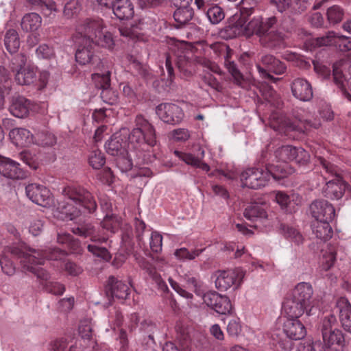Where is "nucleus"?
<instances>
[{
	"mask_svg": "<svg viewBox=\"0 0 351 351\" xmlns=\"http://www.w3.org/2000/svg\"><path fill=\"white\" fill-rule=\"evenodd\" d=\"M280 232L287 239L291 241L300 244L303 241L302 235L293 226L285 223H280L279 226Z\"/></svg>",
	"mask_w": 351,
	"mask_h": 351,
	"instance_id": "46",
	"label": "nucleus"
},
{
	"mask_svg": "<svg viewBox=\"0 0 351 351\" xmlns=\"http://www.w3.org/2000/svg\"><path fill=\"white\" fill-rule=\"evenodd\" d=\"M81 10V5L78 1L71 0L66 3L64 8V14L67 17H73Z\"/></svg>",
	"mask_w": 351,
	"mask_h": 351,
	"instance_id": "55",
	"label": "nucleus"
},
{
	"mask_svg": "<svg viewBox=\"0 0 351 351\" xmlns=\"http://www.w3.org/2000/svg\"><path fill=\"white\" fill-rule=\"evenodd\" d=\"M27 260L24 259L23 265L24 268L27 269L29 272L34 274L37 278L40 280V285L43 287V289L48 293L54 295H62L65 291L64 286L58 282L50 281L49 274L43 268L40 267L36 265H29L27 264Z\"/></svg>",
	"mask_w": 351,
	"mask_h": 351,
	"instance_id": "15",
	"label": "nucleus"
},
{
	"mask_svg": "<svg viewBox=\"0 0 351 351\" xmlns=\"http://www.w3.org/2000/svg\"><path fill=\"white\" fill-rule=\"evenodd\" d=\"M337 249V243L332 242L327 245L326 250H322V255L319 265L321 271H327L333 266L336 261Z\"/></svg>",
	"mask_w": 351,
	"mask_h": 351,
	"instance_id": "36",
	"label": "nucleus"
},
{
	"mask_svg": "<svg viewBox=\"0 0 351 351\" xmlns=\"http://www.w3.org/2000/svg\"><path fill=\"white\" fill-rule=\"evenodd\" d=\"M103 19H86L76 27V33L80 36L76 41L77 47L75 52L76 61L82 64H90L99 68L101 64L100 58L95 53V46H101L110 50L114 46L112 34L106 29Z\"/></svg>",
	"mask_w": 351,
	"mask_h": 351,
	"instance_id": "1",
	"label": "nucleus"
},
{
	"mask_svg": "<svg viewBox=\"0 0 351 351\" xmlns=\"http://www.w3.org/2000/svg\"><path fill=\"white\" fill-rule=\"evenodd\" d=\"M93 328L88 320L82 321L79 326V333L83 339H89L92 336Z\"/></svg>",
	"mask_w": 351,
	"mask_h": 351,
	"instance_id": "61",
	"label": "nucleus"
},
{
	"mask_svg": "<svg viewBox=\"0 0 351 351\" xmlns=\"http://www.w3.org/2000/svg\"><path fill=\"white\" fill-rule=\"evenodd\" d=\"M82 207L75 204L74 202L68 201H60L57 206L53 210V215L60 220H73L81 214Z\"/></svg>",
	"mask_w": 351,
	"mask_h": 351,
	"instance_id": "24",
	"label": "nucleus"
},
{
	"mask_svg": "<svg viewBox=\"0 0 351 351\" xmlns=\"http://www.w3.org/2000/svg\"><path fill=\"white\" fill-rule=\"evenodd\" d=\"M163 351H191L189 341L184 338L183 342L179 343V346L173 343H167L163 348Z\"/></svg>",
	"mask_w": 351,
	"mask_h": 351,
	"instance_id": "58",
	"label": "nucleus"
},
{
	"mask_svg": "<svg viewBox=\"0 0 351 351\" xmlns=\"http://www.w3.org/2000/svg\"><path fill=\"white\" fill-rule=\"evenodd\" d=\"M337 322L334 314L326 315L322 321V334L324 344L318 342L319 351H343L346 340L342 331L337 328Z\"/></svg>",
	"mask_w": 351,
	"mask_h": 351,
	"instance_id": "7",
	"label": "nucleus"
},
{
	"mask_svg": "<svg viewBox=\"0 0 351 351\" xmlns=\"http://www.w3.org/2000/svg\"><path fill=\"white\" fill-rule=\"evenodd\" d=\"M156 111L160 119L169 124L180 123L184 116L182 108L174 104H160L156 107Z\"/></svg>",
	"mask_w": 351,
	"mask_h": 351,
	"instance_id": "20",
	"label": "nucleus"
},
{
	"mask_svg": "<svg viewBox=\"0 0 351 351\" xmlns=\"http://www.w3.org/2000/svg\"><path fill=\"white\" fill-rule=\"evenodd\" d=\"M146 225L144 221L139 220L138 219H135V230H136V238L138 243V245L143 250H147V247L143 239V234L145 230Z\"/></svg>",
	"mask_w": 351,
	"mask_h": 351,
	"instance_id": "52",
	"label": "nucleus"
},
{
	"mask_svg": "<svg viewBox=\"0 0 351 351\" xmlns=\"http://www.w3.org/2000/svg\"><path fill=\"white\" fill-rule=\"evenodd\" d=\"M202 80L206 84L217 91L222 90V85L210 73H206L202 77Z\"/></svg>",
	"mask_w": 351,
	"mask_h": 351,
	"instance_id": "59",
	"label": "nucleus"
},
{
	"mask_svg": "<svg viewBox=\"0 0 351 351\" xmlns=\"http://www.w3.org/2000/svg\"><path fill=\"white\" fill-rule=\"evenodd\" d=\"M215 287L221 291H226L230 288L238 289L245 276V271L241 267L234 269L219 270L215 274Z\"/></svg>",
	"mask_w": 351,
	"mask_h": 351,
	"instance_id": "12",
	"label": "nucleus"
},
{
	"mask_svg": "<svg viewBox=\"0 0 351 351\" xmlns=\"http://www.w3.org/2000/svg\"><path fill=\"white\" fill-rule=\"evenodd\" d=\"M339 313V319L344 329L351 332V304L345 298H339L335 308Z\"/></svg>",
	"mask_w": 351,
	"mask_h": 351,
	"instance_id": "30",
	"label": "nucleus"
},
{
	"mask_svg": "<svg viewBox=\"0 0 351 351\" xmlns=\"http://www.w3.org/2000/svg\"><path fill=\"white\" fill-rule=\"evenodd\" d=\"M206 14L213 24H217L224 19L225 14L223 9L217 5H210L207 8Z\"/></svg>",
	"mask_w": 351,
	"mask_h": 351,
	"instance_id": "48",
	"label": "nucleus"
},
{
	"mask_svg": "<svg viewBox=\"0 0 351 351\" xmlns=\"http://www.w3.org/2000/svg\"><path fill=\"white\" fill-rule=\"evenodd\" d=\"M119 30L122 36L129 38L130 39H136L139 35L137 26L122 27L119 28Z\"/></svg>",
	"mask_w": 351,
	"mask_h": 351,
	"instance_id": "62",
	"label": "nucleus"
},
{
	"mask_svg": "<svg viewBox=\"0 0 351 351\" xmlns=\"http://www.w3.org/2000/svg\"><path fill=\"white\" fill-rule=\"evenodd\" d=\"M67 255L64 250L58 247L49 248L45 250H37L27 246L23 243H18L12 246H7L0 257V265L2 271L8 275L12 276L15 273V267L10 258L20 260L21 267L24 271H29L24 268L23 261L26 259L27 264L36 266L43 265L45 259L53 261H64Z\"/></svg>",
	"mask_w": 351,
	"mask_h": 351,
	"instance_id": "3",
	"label": "nucleus"
},
{
	"mask_svg": "<svg viewBox=\"0 0 351 351\" xmlns=\"http://www.w3.org/2000/svg\"><path fill=\"white\" fill-rule=\"evenodd\" d=\"M295 147L291 145H285L278 148L275 152V158L277 159L276 164H274V166H286V169H287V176L292 173L293 170L290 167L288 162L292 161L294 152Z\"/></svg>",
	"mask_w": 351,
	"mask_h": 351,
	"instance_id": "31",
	"label": "nucleus"
},
{
	"mask_svg": "<svg viewBox=\"0 0 351 351\" xmlns=\"http://www.w3.org/2000/svg\"><path fill=\"white\" fill-rule=\"evenodd\" d=\"M344 12L339 5H333L327 10L328 20L330 23L336 24L341 21Z\"/></svg>",
	"mask_w": 351,
	"mask_h": 351,
	"instance_id": "51",
	"label": "nucleus"
},
{
	"mask_svg": "<svg viewBox=\"0 0 351 351\" xmlns=\"http://www.w3.org/2000/svg\"><path fill=\"white\" fill-rule=\"evenodd\" d=\"M63 193L71 202L88 210L89 213L94 212L97 208V203L92 194L81 186H67L64 189Z\"/></svg>",
	"mask_w": 351,
	"mask_h": 351,
	"instance_id": "13",
	"label": "nucleus"
},
{
	"mask_svg": "<svg viewBox=\"0 0 351 351\" xmlns=\"http://www.w3.org/2000/svg\"><path fill=\"white\" fill-rule=\"evenodd\" d=\"M0 174L11 180H23L27 177V173L21 167V165L7 157L0 158Z\"/></svg>",
	"mask_w": 351,
	"mask_h": 351,
	"instance_id": "21",
	"label": "nucleus"
},
{
	"mask_svg": "<svg viewBox=\"0 0 351 351\" xmlns=\"http://www.w3.org/2000/svg\"><path fill=\"white\" fill-rule=\"evenodd\" d=\"M193 10L190 6H179L173 13L176 26L181 27L186 24L193 17Z\"/></svg>",
	"mask_w": 351,
	"mask_h": 351,
	"instance_id": "45",
	"label": "nucleus"
},
{
	"mask_svg": "<svg viewBox=\"0 0 351 351\" xmlns=\"http://www.w3.org/2000/svg\"><path fill=\"white\" fill-rule=\"evenodd\" d=\"M121 222V218L117 215L106 214L101 222V226L108 232L114 234L120 228Z\"/></svg>",
	"mask_w": 351,
	"mask_h": 351,
	"instance_id": "47",
	"label": "nucleus"
},
{
	"mask_svg": "<svg viewBox=\"0 0 351 351\" xmlns=\"http://www.w3.org/2000/svg\"><path fill=\"white\" fill-rule=\"evenodd\" d=\"M271 154L263 151L259 163L265 167V171L259 168H248L241 174V181L243 186L258 189L265 186L271 176L275 180H280L287 176L286 166H274L269 162Z\"/></svg>",
	"mask_w": 351,
	"mask_h": 351,
	"instance_id": "6",
	"label": "nucleus"
},
{
	"mask_svg": "<svg viewBox=\"0 0 351 351\" xmlns=\"http://www.w3.org/2000/svg\"><path fill=\"white\" fill-rule=\"evenodd\" d=\"M56 143L55 136L49 132H42L38 134V143L42 146H52Z\"/></svg>",
	"mask_w": 351,
	"mask_h": 351,
	"instance_id": "56",
	"label": "nucleus"
},
{
	"mask_svg": "<svg viewBox=\"0 0 351 351\" xmlns=\"http://www.w3.org/2000/svg\"><path fill=\"white\" fill-rule=\"evenodd\" d=\"M29 101L23 96H15L12 98L9 107L10 113L18 118L26 117L29 110Z\"/></svg>",
	"mask_w": 351,
	"mask_h": 351,
	"instance_id": "33",
	"label": "nucleus"
},
{
	"mask_svg": "<svg viewBox=\"0 0 351 351\" xmlns=\"http://www.w3.org/2000/svg\"><path fill=\"white\" fill-rule=\"evenodd\" d=\"M282 308L288 319H298L304 313L307 315V307L292 297L285 300Z\"/></svg>",
	"mask_w": 351,
	"mask_h": 351,
	"instance_id": "29",
	"label": "nucleus"
},
{
	"mask_svg": "<svg viewBox=\"0 0 351 351\" xmlns=\"http://www.w3.org/2000/svg\"><path fill=\"white\" fill-rule=\"evenodd\" d=\"M317 162L323 169L322 173H325L323 174L325 180L330 176L334 178L326 182L324 189V196L331 199L341 198L348 186L341 178L339 168L323 157H318Z\"/></svg>",
	"mask_w": 351,
	"mask_h": 351,
	"instance_id": "8",
	"label": "nucleus"
},
{
	"mask_svg": "<svg viewBox=\"0 0 351 351\" xmlns=\"http://www.w3.org/2000/svg\"><path fill=\"white\" fill-rule=\"evenodd\" d=\"M42 23V19L39 14L32 12L26 14L22 19L21 21V28L23 31L35 32L40 26Z\"/></svg>",
	"mask_w": 351,
	"mask_h": 351,
	"instance_id": "40",
	"label": "nucleus"
},
{
	"mask_svg": "<svg viewBox=\"0 0 351 351\" xmlns=\"http://www.w3.org/2000/svg\"><path fill=\"white\" fill-rule=\"evenodd\" d=\"M283 332L292 340L303 339L306 335L304 324L298 319H287L283 324Z\"/></svg>",
	"mask_w": 351,
	"mask_h": 351,
	"instance_id": "28",
	"label": "nucleus"
},
{
	"mask_svg": "<svg viewBox=\"0 0 351 351\" xmlns=\"http://www.w3.org/2000/svg\"><path fill=\"white\" fill-rule=\"evenodd\" d=\"M123 95L127 97L129 102L134 101L136 98V90L128 83H122Z\"/></svg>",
	"mask_w": 351,
	"mask_h": 351,
	"instance_id": "63",
	"label": "nucleus"
},
{
	"mask_svg": "<svg viewBox=\"0 0 351 351\" xmlns=\"http://www.w3.org/2000/svg\"><path fill=\"white\" fill-rule=\"evenodd\" d=\"M174 154L179 159L184 161L186 164L194 167H197L203 171H209L210 167L206 163L204 162L201 159L195 157L193 154L190 153H185L180 151L175 150Z\"/></svg>",
	"mask_w": 351,
	"mask_h": 351,
	"instance_id": "39",
	"label": "nucleus"
},
{
	"mask_svg": "<svg viewBox=\"0 0 351 351\" xmlns=\"http://www.w3.org/2000/svg\"><path fill=\"white\" fill-rule=\"evenodd\" d=\"M9 137L12 143L18 147H27L34 143V136L30 131L23 128L11 130Z\"/></svg>",
	"mask_w": 351,
	"mask_h": 351,
	"instance_id": "32",
	"label": "nucleus"
},
{
	"mask_svg": "<svg viewBox=\"0 0 351 351\" xmlns=\"http://www.w3.org/2000/svg\"><path fill=\"white\" fill-rule=\"evenodd\" d=\"M76 349L74 346H71L68 348L66 341L63 339L56 340L53 345V351H76Z\"/></svg>",
	"mask_w": 351,
	"mask_h": 351,
	"instance_id": "64",
	"label": "nucleus"
},
{
	"mask_svg": "<svg viewBox=\"0 0 351 351\" xmlns=\"http://www.w3.org/2000/svg\"><path fill=\"white\" fill-rule=\"evenodd\" d=\"M11 86L10 73L5 67L0 66V106L3 104L4 95L9 93Z\"/></svg>",
	"mask_w": 351,
	"mask_h": 351,
	"instance_id": "44",
	"label": "nucleus"
},
{
	"mask_svg": "<svg viewBox=\"0 0 351 351\" xmlns=\"http://www.w3.org/2000/svg\"><path fill=\"white\" fill-rule=\"evenodd\" d=\"M260 91L266 101V105L269 104L271 107L275 108L269 117V124L274 130H281L285 128H289L305 133L311 128L317 129L321 126V122L319 119H315L312 121L303 117L298 118L301 125L295 127L289 124L285 117L280 111L283 104L280 96L274 88L267 82H264L260 86Z\"/></svg>",
	"mask_w": 351,
	"mask_h": 351,
	"instance_id": "4",
	"label": "nucleus"
},
{
	"mask_svg": "<svg viewBox=\"0 0 351 351\" xmlns=\"http://www.w3.org/2000/svg\"><path fill=\"white\" fill-rule=\"evenodd\" d=\"M261 62L264 67L258 64L257 69L262 77L267 80L269 82H276L280 78L272 76L269 73H274L276 75H281L286 71L287 66L284 62L276 58L272 55H265L261 58Z\"/></svg>",
	"mask_w": 351,
	"mask_h": 351,
	"instance_id": "16",
	"label": "nucleus"
},
{
	"mask_svg": "<svg viewBox=\"0 0 351 351\" xmlns=\"http://www.w3.org/2000/svg\"><path fill=\"white\" fill-rule=\"evenodd\" d=\"M329 221L315 220L312 225L313 233L322 241H327L332 237L333 231Z\"/></svg>",
	"mask_w": 351,
	"mask_h": 351,
	"instance_id": "37",
	"label": "nucleus"
},
{
	"mask_svg": "<svg viewBox=\"0 0 351 351\" xmlns=\"http://www.w3.org/2000/svg\"><path fill=\"white\" fill-rule=\"evenodd\" d=\"M36 56L38 58L51 59L54 55V50L47 45H40L36 51Z\"/></svg>",
	"mask_w": 351,
	"mask_h": 351,
	"instance_id": "57",
	"label": "nucleus"
},
{
	"mask_svg": "<svg viewBox=\"0 0 351 351\" xmlns=\"http://www.w3.org/2000/svg\"><path fill=\"white\" fill-rule=\"evenodd\" d=\"M162 245V237L157 232H152L149 237V247L153 252L158 253L161 251Z\"/></svg>",
	"mask_w": 351,
	"mask_h": 351,
	"instance_id": "53",
	"label": "nucleus"
},
{
	"mask_svg": "<svg viewBox=\"0 0 351 351\" xmlns=\"http://www.w3.org/2000/svg\"><path fill=\"white\" fill-rule=\"evenodd\" d=\"M244 216L248 220L254 221L266 219L267 213L262 205L252 204L245 209Z\"/></svg>",
	"mask_w": 351,
	"mask_h": 351,
	"instance_id": "43",
	"label": "nucleus"
},
{
	"mask_svg": "<svg viewBox=\"0 0 351 351\" xmlns=\"http://www.w3.org/2000/svg\"><path fill=\"white\" fill-rule=\"evenodd\" d=\"M97 176L103 184L110 185L113 182L114 176L111 169L108 167H106L99 171Z\"/></svg>",
	"mask_w": 351,
	"mask_h": 351,
	"instance_id": "60",
	"label": "nucleus"
},
{
	"mask_svg": "<svg viewBox=\"0 0 351 351\" xmlns=\"http://www.w3.org/2000/svg\"><path fill=\"white\" fill-rule=\"evenodd\" d=\"M11 69L15 72V80L20 85L32 84L36 77V69L27 64V57L23 53L17 54L12 60Z\"/></svg>",
	"mask_w": 351,
	"mask_h": 351,
	"instance_id": "11",
	"label": "nucleus"
},
{
	"mask_svg": "<svg viewBox=\"0 0 351 351\" xmlns=\"http://www.w3.org/2000/svg\"><path fill=\"white\" fill-rule=\"evenodd\" d=\"M258 0H242L239 15H234L236 26L243 29L247 36L257 35L261 45L264 47L276 49L283 47L284 34L275 29L277 26L276 17L271 16L263 21L261 16H257L247 23L249 17L258 10Z\"/></svg>",
	"mask_w": 351,
	"mask_h": 351,
	"instance_id": "2",
	"label": "nucleus"
},
{
	"mask_svg": "<svg viewBox=\"0 0 351 351\" xmlns=\"http://www.w3.org/2000/svg\"><path fill=\"white\" fill-rule=\"evenodd\" d=\"M27 197L35 204L47 207L52 203L50 191L45 186L37 184H29L25 187Z\"/></svg>",
	"mask_w": 351,
	"mask_h": 351,
	"instance_id": "18",
	"label": "nucleus"
},
{
	"mask_svg": "<svg viewBox=\"0 0 351 351\" xmlns=\"http://www.w3.org/2000/svg\"><path fill=\"white\" fill-rule=\"evenodd\" d=\"M202 300L207 306L219 314L225 315L232 310V304L228 297L219 294L216 291L207 292Z\"/></svg>",
	"mask_w": 351,
	"mask_h": 351,
	"instance_id": "19",
	"label": "nucleus"
},
{
	"mask_svg": "<svg viewBox=\"0 0 351 351\" xmlns=\"http://www.w3.org/2000/svg\"><path fill=\"white\" fill-rule=\"evenodd\" d=\"M203 250H193L189 251L186 247L177 249L174 252V256L180 261H191L200 255Z\"/></svg>",
	"mask_w": 351,
	"mask_h": 351,
	"instance_id": "49",
	"label": "nucleus"
},
{
	"mask_svg": "<svg viewBox=\"0 0 351 351\" xmlns=\"http://www.w3.org/2000/svg\"><path fill=\"white\" fill-rule=\"evenodd\" d=\"M106 162L104 155L99 149H94L90 152L88 156L89 165L95 169L102 167Z\"/></svg>",
	"mask_w": 351,
	"mask_h": 351,
	"instance_id": "50",
	"label": "nucleus"
},
{
	"mask_svg": "<svg viewBox=\"0 0 351 351\" xmlns=\"http://www.w3.org/2000/svg\"><path fill=\"white\" fill-rule=\"evenodd\" d=\"M106 293L111 298L125 300L130 293V289L128 284L110 276L106 287Z\"/></svg>",
	"mask_w": 351,
	"mask_h": 351,
	"instance_id": "26",
	"label": "nucleus"
},
{
	"mask_svg": "<svg viewBox=\"0 0 351 351\" xmlns=\"http://www.w3.org/2000/svg\"><path fill=\"white\" fill-rule=\"evenodd\" d=\"M92 79L96 86L101 89V98L105 103L113 105L117 102V94L110 88V72L109 71L102 73H93Z\"/></svg>",
	"mask_w": 351,
	"mask_h": 351,
	"instance_id": "17",
	"label": "nucleus"
},
{
	"mask_svg": "<svg viewBox=\"0 0 351 351\" xmlns=\"http://www.w3.org/2000/svg\"><path fill=\"white\" fill-rule=\"evenodd\" d=\"M4 45L10 53H16L20 47L18 32L13 29H8L4 36Z\"/></svg>",
	"mask_w": 351,
	"mask_h": 351,
	"instance_id": "42",
	"label": "nucleus"
},
{
	"mask_svg": "<svg viewBox=\"0 0 351 351\" xmlns=\"http://www.w3.org/2000/svg\"><path fill=\"white\" fill-rule=\"evenodd\" d=\"M315 45L321 46H335L341 51H351V40L349 37L329 32L325 36L317 38Z\"/></svg>",
	"mask_w": 351,
	"mask_h": 351,
	"instance_id": "22",
	"label": "nucleus"
},
{
	"mask_svg": "<svg viewBox=\"0 0 351 351\" xmlns=\"http://www.w3.org/2000/svg\"><path fill=\"white\" fill-rule=\"evenodd\" d=\"M135 258L138 266L145 270L149 276L162 292H167L169 289L161 276L156 271L155 267L144 257L135 255Z\"/></svg>",
	"mask_w": 351,
	"mask_h": 351,
	"instance_id": "27",
	"label": "nucleus"
},
{
	"mask_svg": "<svg viewBox=\"0 0 351 351\" xmlns=\"http://www.w3.org/2000/svg\"><path fill=\"white\" fill-rule=\"evenodd\" d=\"M313 295V287L308 282L298 283L293 291L291 297L307 307V316L315 315L318 310V300Z\"/></svg>",
	"mask_w": 351,
	"mask_h": 351,
	"instance_id": "14",
	"label": "nucleus"
},
{
	"mask_svg": "<svg viewBox=\"0 0 351 351\" xmlns=\"http://www.w3.org/2000/svg\"><path fill=\"white\" fill-rule=\"evenodd\" d=\"M310 210L315 220L332 221L335 217L333 206L324 199L314 201L310 206Z\"/></svg>",
	"mask_w": 351,
	"mask_h": 351,
	"instance_id": "23",
	"label": "nucleus"
},
{
	"mask_svg": "<svg viewBox=\"0 0 351 351\" xmlns=\"http://www.w3.org/2000/svg\"><path fill=\"white\" fill-rule=\"evenodd\" d=\"M71 232L80 237L90 238L92 243L88 244L87 245V249L89 252L106 261H109L111 258V256L108 250L105 247L100 245L101 243L107 241L109 237L108 234H104L103 235H100L90 223L86 222L73 227Z\"/></svg>",
	"mask_w": 351,
	"mask_h": 351,
	"instance_id": "9",
	"label": "nucleus"
},
{
	"mask_svg": "<svg viewBox=\"0 0 351 351\" xmlns=\"http://www.w3.org/2000/svg\"><path fill=\"white\" fill-rule=\"evenodd\" d=\"M292 161L299 165H306L310 160V155L308 152L302 147H295V152Z\"/></svg>",
	"mask_w": 351,
	"mask_h": 351,
	"instance_id": "54",
	"label": "nucleus"
},
{
	"mask_svg": "<svg viewBox=\"0 0 351 351\" xmlns=\"http://www.w3.org/2000/svg\"><path fill=\"white\" fill-rule=\"evenodd\" d=\"M185 282L188 287L191 289L194 293L203 298L204 295L207 293L204 283L200 280L198 275L191 273L185 274L183 276Z\"/></svg>",
	"mask_w": 351,
	"mask_h": 351,
	"instance_id": "38",
	"label": "nucleus"
},
{
	"mask_svg": "<svg viewBox=\"0 0 351 351\" xmlns=\"http://www.w3.org/2000/svg\"><path fill=\"white\" fill-rule=\"evenodd\" d=\"M126 142L120 134L112 135L109 141L106 143V152L112 156H121L125 157L127 155L125 149Z\"/></svg>",
	"mask_w": 351,
	"mask_h": 351,
	"instance_id": "34",
	"label": "nucleus"
},
{
	"mask_svg": "<svg viewBox=\"0 0 351 351\" xmlns=\"http://www.w3.org/2000/svg\"><path fill=\"white\" fill-rule=\"evenodd\" d=\"M291 90L295 98L302 101H309L313 96L311 83L302 77H297L292 81Z\"/></svg>",
	"mask_w": 351,
	"mask_h": 351,
	"instance_id": "25",
	"label": "nucleus"
},
{
	"mask_svg": "<svg viewBox=\"0 0 351 351\" xmlns=\"http://www.w3.org/2000/svg\"><path fill=\"white\" fill-rule=\"evenodd\" d=\"M134 123L135 126L129 134L128 147L144 162H152V157L156 158V154L149 153L157 145L155 128L141 114L136 117Z\"/></svg>",
	"mask_w": 351,
	"mask_h": 351,
	"instance_id": "5",
	"label": "nucleus"
},
{
	"mask_svg": "<svg viewBox=\"0 0 351 351\" xmlns=\"http://www.w3.org/2000/svg\"><path fill=\"white\" fill-rule=\"evenodd\" d=\"M110 10L120 20L130 19L134 13V5L130 0H117Z\"/></svg>",
	"mask_w": 351,
	"mask_h": 351,
	"instance_id": "35",
	"label": "nucleus"
},
{
	"mask_svg": "<svg viewBox=\"0 0 351 351\" xmlns=\"http://www.w3.org/2000/svg\"><path fill=\"white\" fill-rule=\"evenodd\" d=\"M193 53L189 50L183 48V44L180 46L173 47L170 49L166 58L165 66L169 75H173V63H175L180 71L188 72L189 68L192 64Z\"/></svg>",
	"mask_w": 351,
	"mask_h": 351,
	"instance_id": "10",
	"label": "nucleus"
},
{
	"mask_svg": "<svg viewBox=\"0 0 351 351\" xmlns=\"http://www.w3.org/2000/svg\"><path fill=\"white\" fill-rule=\"evenodd\" d=\"M332 76L334 82L341 89L342 93L350 100H351V81L347 82L348 88H346L343 83V75L342 71L337 66V63L334 64L332 70Z\"/></svg>",
	"mask_w": 351,
	"mask_h": 351,
	"instance_id": "41",
	"label": "nucleus"
}]
</instances>
